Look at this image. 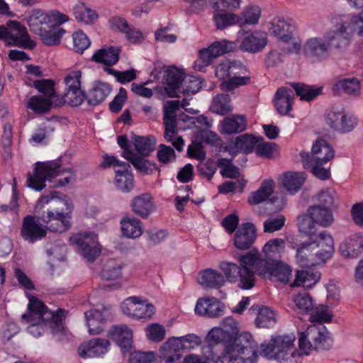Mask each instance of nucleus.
Returning <instances> with one entry per match:
<instances>
[{"label": "nucleus", "mask_w": 363, "mask_h": 363, "mask_svg": "<svg viewBox=\"0 0 363 363\" xmlns=\"http://www.w3.org/2000/svg\"><path fill=\"white\" fill-rule=\"evenodd\" d=\"M0 40L9 46H18L33 50L36 43L30 39L26 28L16 21L9 20L0 26Z\"/></svg>", "instance_id": "obj_8"}, {"label": "nucleus", "mask_w": 363, "mask_h": 363, "mask_svg": "<svg viewBox=\"0 0 363 363\" xmlns=\"http://www.w3.org/2000/svg\"><path fill=\"white\" fill-rule=\"evenodd\" d=\"M184 77V73L175 66L169 67L164 71L166 90L171 96H174V94L180 91Z\"/></svg>", "instance_id": "obj_28"}, {"label": "nucleus", "mask_w": 363, "mask_h": 363, "mask_svg": "<svg viewBox=\"0 0 363 363\" xmlns=\"http://www.w3.org/2000/svg\"><path fill=\"white\" fill-rule=\"evenodd\" d=\"M327 123L341 133L352 131L357 125V119L353 115L346 113L341 107H333L327 113Z\"/></svg>", "instance_id": "obj_11"}, {"label": "nucleus", "mask_w": 363, "mask_h": 363, "mask_svg": "<svg viewBox=\"0 0 363 363\" xmlns=\"http://www.w3.org/2000/svg\"><path fill=\"white\" fill-rule=\"evenodd\" d=\"M308 214L317 224L323 227H328L333 222V216L330 209L320 205L311 206L308 209Z\"/></svg>", "instance_id": "obj_38"}, {"label": "nucleus", "mask_w": 363, "mask_h": 363, "mask_svg": "<svg viewBox=\"0 0 363 363\" xmlns=\"http://www.w3.org/2000/svg\"><path fill=\"white\" fill-rule=\"evenodd\" d=\"M28 313L21 315V322L28 324L27 332L35 337L41 336L46 329L52 333L62 332L65 311L58 308L51 311L38 298L31 296L28 305Z\"/></svg>", "instance_id": "obj_2"}, {"label": "nucleus", "mask_w": 363, "mask_h": 363, "mask_svg": "<svg viewBox=\"0 0 363 363\" xmlns=\"http://www.w3.org/2000/svg\"><path fill=\"white\" fill-rule=\"evenodd\" d=\"M120 172V170H117L115 177L116 187L123 192H130L134 186L133 175L127 172L125 174H119Z\"/></svg>", "instance_id": "obj_59"}, {"label": "nucleus", "mask_w": 363, "mask_h": 363, "mask_svg": "<svg viewBox=\"0 0 363 363\" xmlns=\"http://www.w3.org/2000/svg\"><path fill=\"white\" fill-rule=\"evenodd\" d=\"M214 13L213 18L218 29H224L235 23H238L241 28L238 32L240 38L243 37V40L240 45L242 50L250 52V35L247 26L250 23V9L245 8L242 16H238L234 13H230L225 11H216Z\"/></svg>", "instance_id": "obj_7"}, {"label": "nucleus", "mask_w": 363, "mask_h": 363, "mask_svg": "<svg viewBox=\"0 0 363 363\" xmlns=\"http://www.w3.org/2000/svg\"><path fill=\"white\" fill-rule=\"evenodd\" d=\"M177 337H173L165 342L160 349L161 357L166 363H181L182 347Z\"/></svg>", "instance_id": "obj_26"}, {"label": "nucleus", "mask_w": 363, "mask_h": 363, "mask_svg": "<svg viewBox=\"0 0 363 363\" xmlns=\"http://www.w3.org/2000/svg\"><path fill=\"white\" fill-rule=\"evenodd\" d=\"M224 305L215 297L199 298L195 306V313L208 318H218L224 313Z\"/></svg>", "instance_id": "obj_17"}, {"label": "nucleus", "mask_w": 363, "mask_h": 363, "mask_svg": "<svg viewBox=\"0 0 363 363\" xmlns=\"http://www.w3.org/2000/svg\"><path fill=\"white\" fill-rule=\"evenodd\" d=\"M315 246L320 250L315 252L316 256L321 260H325L331 257L334 252V242L332 236L326 231L321 232L316 241Z\"/></svg>", "instance_id": "obj_33"}, {"label": "nucleus", "mask_w": 363, "mask_h": 363, "mask_svg": "<svg viewBox=\"0 0 363 363\" xmlns=\"http://www.w3.org/2000/svg\"><path fill=\"white\" fill-rule=\"evenodd\" d=\"M311 152V160L319 164H326L329 160L333 159L335 155L333 148L323 138L317 139L313 143Z\"/></svg>", "instance_id": "obj_24"}, {"label": "nucleus", "mask_w": 363, "mask_h": 363, "mask_svg": "<svg viewBox=\"0 0 363 363\" xmlns=\"http://www.w3.org/2000/svg\"><path fill=\"white\" fill-rule=\"evenodd\" d=\"M132 140L135 150L143 157L148 156L154 150L156 144L153 136L142 137L133 134Z\"/></svg>", "instance_id": "obj_48"}, {"label": "nucleus", "mask_w": 363, "mask_h": 363, "mask_svg": "<svg viewBox=\"0 0 363 363\" xmlns=\"http://www.w3.org/2000/svg\"><path fill=\"white\" fill-rule=\"evenodd\" d=\"M123 264L122 262L111 259L107 260L102 268L101 277L104 280H115L122 277Z\"/></svg>", "instance_id": "obj_45"}, {"label": "nucleus", "mask_w": 363, "mask_h": 363, "mask_svg": "<svg viewBox=\"0 0 363 363\" xmlns=\"http://www.w3.org/2000/svg\"><path fill=\"white\" fill-rule=\"evenodd\" d=\"M69 242L77 245L81 255L89 262H94L101 254L96 236L94 233H78L70 237Z\"/></svg>", "instance_id": "obj_12"}, {"label": "nucleus", "mask_w": 363, "mask_h": 363, "mask_svg": "<svg viewBox=\"0 0 363 363\" xmlns=\"http://www.w3.org/2000/svg\"><path fill=\"white\" fill-rule=\"evenodd\" d=\"M233 245L236 249L250 252V222L240 224L233 236Z\"/></svg>", "instance_id": "obj_39"}, {"label": "nucleus", "mask_w": 363, "mask_h": 363, "mask_svg": "<svg viewBox=\"0 0 363 363\" xmlns=\"http://www.w3.org/2000/svg\"><path fill=\"white\" fill-rule=\"evenodd\" d=\"M57 191L42 196L38 201L35 213L38 220L46 223V228L52 232L63 233L72 225L71 217L73 204L65 195L57 196Z\"/></svg>", "instance_id": "obj_1"}, {"label": "nucleus", "mask_w": 363, "mask_h": 363, "mask_svg": "<svg viewBox=\"0 0 363 363\" xmlns=\"http://www.w3.org/2000/svg\"><path fill=\"white\" fill-rule=\"evenodd\" d=\"M323 35L330 49H342L349 45L352 32L349 30L346 23L340 22L335 25L333 30L326 32Z\"/></svg>", "instance_id": "obj_15"}, {"label": "nucleus", "mask_w": 363, "mask_h": 363, "mask_svg": "<svg viewBox=\"0 0 363 363\" xmlns=\"http://www.w3.org/2000/svg\"><path fill=\"white\" fill-rule=\"evenodd\" d=\"M278 145L273 142H266L262 137H256L251 135V152L265 160H273L276 158L278 153Z\"/></svg>", "instance_id": "obj_19"}, {"label": "nucleus", "mask_w": 363, "mask_h": 363, "mask_svg": "<svg viewBox=\"0 0 363 363\" xmlns=\"http://www.w3.org/2000/svg\"><path fill=\"white\" fill-rule=\"evenodd\" d=\"M302 50L307 60L312 62H318L328 57L330 49L323 36L308 38L303 44Z\"/></svg>", "instance_id": "obj_13"}, {"label": "nucleus", "mask_w": 363, "mask_h": 363, "mask_svg": "<svg viewBox=\"0 0 363 363\" xmlns=\"http://www.w3.org/2000/svg\"><path fill=\"white\" fill-rule=\"evenodd\" d=\"M199 282L206 288L219 289L225 283V279L219 272L207 269L200 273Z\"/></svg>", "instance_id": "obj_34"}, {"label": "nucleus", "mask_w": 363, "mask_h": 363, "mask_svg": "<svg viewBox=\"0 0 363 363\" xmlns=\"http://www.w3.org/2000/svg\"><path fill=\"white\" fill-rule=\"evenodd\" d=\"M210 111L213 113L225 116L233 111L231 99L228 94H220L213 97Z\"/></svg>", "instance_id": "obj_44"}, {"label": "nucleus", "mask_w": 363, "mask_h": 363, "mask_svg": "<svg viewBox=\"0 0 363 363\" xmlns=\"http://www.w3.org/2000/svg\"><path fill=\"white\" fill-rule=\"evenodd\" d=\"M176 153L174 150L164 144H160L157 151V158L158 162L162 166H167L176 160Z\"/></svg>", "instance_id": "obj_55"}, {"label": "nucleus", "mask_w": 363, "mask_h": 363, "mask_svg": "<svg viewBox=\"0 0 363 363\" xmlns=\"http://www.w3.org/2000/svg\"><path fill=\"white\" fill-rule=\"evenodd\" d=\"M294 335H278L260 345L259 354L279 363H301V354L294 346Z\"/></svg>", "instance_id": "obj_4"}, {"label": "nucleus", "mask_w": 363, "mask_h": 363, "mask_svg": "<svg viewBox=\"0 0 363 363\" xmlns=\"http://www.w3.org/2000/svg\"><path fill=\"white\" fill-rule=\"evenodd\" d=\"M294 302L301 311L312 313L314 310V303L311 296L307 293L298 294L294 298Z\"/></svg>", "instance_id": "obj_61"}, {"label": "nucleus", "mask_w": 363, "mask_h": 363, "mask_svg": "<svg viewBox=\"0 0 363 363\" xmlns=\"http://www.w3.org/2000/svg\"><path fill=\"white\" fill-rule=\"evenodd\" d=\"M251 310L257 311V315L255 320V325L258 328H272L277 323V314L269 307L253 305Z\"/></svg>", "instance_id": "obj_29"}, {"label": "nucleus", "mask_w": 363, "mask_h": 363, "mask_svg": "<svg viewBox=\"0 0 363 363\" xmlns=\"http://www.w3.org/2000/svg\"><path fill=\"white\" fill-rule=\"evenodd\" d=\"M295 23L292 19L279 18L274 20L270 30L272 33L284 43L291 40L295 30Z\"/></svg>", "instance_id": "obj_22"}, {"label": "nucleus", "mask_w": 363, "mask_h": 363, "mask_svg": "<svg viewBox=\"0 0 363 363\" xmlns=\"http://www.w3.org/2000/svg\"><path fill=\"white\" fill-rule=\"evenodd\" d=\"M57 99L44 97L41 95L31 96L27 102V108L35 114H45L50 111L52 105L55 106Z\"/></svg>", "instance_id": "obj_36"}, {"label": "nucleus", "mask_w": 363, "mask_h": 363, "mask_svg": "<svg viewBox=\"0 0 363 363\" xmlns=\"http://www.w3.org/2000/svg\"><path fill=\"white\" fill-rule=\"evenodd\" d=\"M38 218L28 215L23 219L22 226L21 228V235L24 240L29 243H34L44 238L47 235L48 229L44 228L43 224L37 222Z\"/></svg>", "instance_id": "obj_14"}, {"label": "nucleus", "mask_w": 363, "mask_h": 363, "mask_svg": "<svg viewBox=\"0 0 363 363\" xmlns=\"http://www.w3.org/2000/svg\"><path fill=\"white\" fill-rule=\"evenodd\" d=\"M332 91L337 95L344 93L357 96L360 93V82L356 78L342 79L334 83Z\"/></svg>", "instance_id": "obj_35"}, {"label": "nucleus", "mask_w": 363, "mask_h": 363, "mask_svg": "<svg viewBox=\"0 0 363 363\" xmlns=\"http://www.w3.org/2000/svg\"><path fill=\"white\" fill-rule=\"evenodd\" d=\"M310 317L312 323H330L332 320L333 315L329 311L328 306L326 305H320L315 308Z\"/></svg>", "instance_id": "obj_57"}, {"label": "nucleus", "mask_w": 363, "mask_h": 363, "mask_svg": "<svg viewBox=\"0 0 363 363\" xmlns=\"http://www.w3.org/2000/svg\"><path fill=\"white\" fill-rule=\"evenodd\" d=\"M27 23L30 30L36 34L49 24L48 13L40 9H33L27 18Z\"/></svg>", "instance_id": "obj_41"}, {"label": "nucleus", "mask_w": 363, "mask_h": 363, "mask_svg": "<svg viewBox=\"0 0 363 363\" xmlns=\"http://www.w3.org/2000/svg\"><path fill=\"white\" fill-rule=\"evenodd\" d=\"M109 345L108 340L96 337L80 345L78 353L84 359L97 357L104 354L108 351Z\"/></svg>", "instance_id": "obj_18"}, {"label": "nucleus", "mask_w": 363, "mask_h": 363, "mask_svg": "<svg viewBox=\"0 0 363 363\" xmlns=\"http://www.w3.org/2000/svg\"><path fill=\"white\" fill-rule=\"evenodd\" d=\"M264 267L272 280L284 284L289 282L292 270L289 265L281 261H272L271 262H264Z\"/></svg>", "instance_id": "obj_21"}, {"label": "nucleus", "mask_w": 363, "mask_h": 363, "mask_svg": "<svg viewBox=\"0 0 363 363\" xmlns=\"http://www.w3.org/2000/svg\"><path fill=\"white\" fill-rule=\"evenodd\" d=\"M320 277V273L311 270L297 271L294 281L290 284L291 287L303 286L304 288H310L313 286Z\"/></svg>", "instance_id": "obj_46"}, {"label": "nucleus", "mask_w": 363, "mask_h": 363, "mask_svg": "<svg viewBox=\"0 0 363 363\" xmlns=\"http://www.w3.org/2000/svg\"><path fill=\"white\" fill-rule=\"evenodd\" d=\"M221 328H213L208 333L209 340L216 341H223V342H231L233 335L237 334L240 328L239 323L232 317H225L222 320Z\"/></svg>", "instance_id": "obj_16"}, {"label": "nucleus", "mask_w": 363, "mask_h": 363, "mask_svg": "<svg viewBox=\"0 0 363 363\" xmlns=\"http://www.w3.org/2000/svg\"><path fill=\"white\" fill-rule=\"evenodd\" d=\"M202 84L203 81L198 77L184 75L180 91H178V92L194 94L201 89Z\"/></svg>", "instance_id": "obj_52"}, {"label": "nucleus", "mask_w": 363, "mask_h": 363, "mask_svg": "<svg viewBox=\"0 0 363 363\" xmlns=\"http://www.w3.org/2000/svg\"><path fill=\"white\" fill-rule=\"evenodd\" d=\"M132 164L143 174H152L155 172H157L159 174L160 172V169L156 163L139 156L132 161Z\"/></svg>", "instance_id": "obj_54"}, {"label": "nucleus", "mask_w": 363, "mask_h": 363, "mask_svg": "<svg viewBox=\"0 0 363 363\" xmlns=\"http://www.w3.org/2000/svg\"><path fill=\"white\" fill-rule=\"evenodd\" d=\"M101 166L104 168L113 166L116 174L117 170H120L121 172L119 173V174H126V172L132 173L130 165L127 162H121L115 156H108L107 155H105L104 157V160L103 162L101 163Z\"/></svg>", "instance_id": "obj_53"}, {"label": "nucleus", "mask_w": 363, "mask_h": 363, "mask_svg": "<svg viewBox=\"0 0 363 363\" xmlns=\"http://www.w3.org/2000/svg\"><path fill=\"white\" fill-rule=\"evenodd\" d=\"M339 252L344 257H357L363 252V238L357 235L347 238L340 245Z\"/></svg>", "instance_id": "obj_30"}, {"label": "nucleus", "mask_w": 363, "mask_h": 363, "mask_svg": "<svg viewBox=\"0 0 363 363\" xmlns=\"http://www.w3.org/2000/svg\"><path fill=\"white\" fill-rule=\"evenodd\" d=\"M87 321L89 332L91 335H98L103 331L101 326L91 328L94 322L96 323H102L105 320V317L101 311L98 309H91L84 313Z\"/></svg>", "instance_id": "obj_50"}, {"label": "nucleus", "mask_w": 363, "mask_h": 363, "mask_svg": "<svg viewBox=\"0 0 363 363\" xmlns=\"http://www.w3.org/2000/svg\"><path fill=\"white\" fill-rule=\"evenodd\" d=\"M107 336L115 342L123 352L129 350L132 346L133 333L125 325L111 326L108 331Z\"/></svg>", "instance_id": "obj_20"}, {"label": "nucleus", "mask_w": 363, "mask_h": 363, "mask_svg": "<svg viewBox=\"0 0 363 363\" xmlns=\"http://www.w3.org/2000/svg\"><path fill=\"white\" fill-rule=\"evenodd\" d=\"M315 222L308 216H301L298 218V227L300 233L312 238L316 232Z\"/></svg>", "instance_id": "obj_60"}, {"label": "nucleus", "mask_w": 363, "mask_h": 363, "mask_svg": "<svg viewBox=\"0 0 363 363\" xmlns=\"http://www.w3.org/2000/svg\"><path fill=\"white\" fill-rule=\"evenodd\" d=\"M73 12L77 21L86 24L94 23L99 17L96 11L86 7L83 3L75 5Z\"/></svg>", "instance_id": "obj_49"}, {"label": "nucleus", "mask_w": 363, "mask_h": 363, "mask_svg": "<svg viewBox=\"0 0 363 363\" xmlns=\"http://www.w3.org/2000/svg\"><path fill=\"white\" fill-rule=\"evenodd\" d=\"M233 257L240 262V266L230 262L220 263L219 267L225 274L224 277L231 283L236 282L239 278V286L243 289H250V252L244 255L234 252Z\"/></svg>", "instance_id": "obj_6"}, {"label": "nucleus", "mask_w": 363, "mask_h": 363, "mask_svg": "<svg viewBox=\"0 0 363 363\" xmlns=\"http://www.w3.org/2000/svg\"><path fill=\"white\" fill-rule=\"evenodd\" d=\"M294 94L293 90L282 86L277 89L274 99V106L280 115H286L292 108Z\"/></svg>", "instance_id": "obj_25"}, {"label": "nucleus", "mask_w": 363, "mask_h": 363, "mask_svg": "<svg viewBox=\"0 0 363 363\" xmlns=\"http://www.w3.org/2000/svg\"><path fill=\"white\" fill-rule=\"evenodd\" d=\"M111 87L107 83L98 82L89 91L86 95L87 104L90 106H96L103 102L108 96Z\"/></svg>", "instance_id": "obj_31"}, {"label": "nucleus", "mask_w": 363, "mask_h": 363, "mask_svg": "<svg viewBox=\"0 0 363 363\" xmlns=\"http://www.w3.org/2000/svg\"><path fill=\"white\" fill-rule=\"evenodd\" d=\"M65 33V29L48 24V26L36 34L39 35L40 40L45 45L54 46L60 43L61 38Z\"/></svg>", "instance_id": "obj_37"}, {"label": "nucleus", "mask_w": 363, "mask_h": 363, "mask_svg": "<svg viewBox=\"0 0 363 363\" xmlns=\"http://www.w3.org/2000/svg\"><path fill=\"white\" fill-rule=\"evenodd\" d=\"M247 124V118L243 115L228 116L220 121V132L222 134L240 133L246 129Z\"/></svg>", "instance_id": "obj_27"}, {"label": "nucleus", "mask_w": 363, "mask_h": 363, "mask_svg": "<svg viewBox=\"0 0 363 363\" xmlns=\"http://www.w3.org/2000/svg\"><path fill=\"white\" fill-rule=\"evenodd\" d=\"M304 172H289L284 174L283 185L291 194L296 193L306 181Z\"/></svg>", "instance_id": "obj_43"}, {"label": "nucleus", "mask_w": 363, "mask_h": 363, "mask_svg": "<svg viewBox=\"0 0 363 363\" xmlns=\"http://www.w3.org/2000/svg\"><path fill=\"white\" fill-rule=\"evenodd\" d=\"M333 343L330 333L325 326L317 327L311 325L301 333L298 339L300 350L305 354H308L311 350H328Z\"/></svg>", "instance_id": "obj_5"}, {"label": "nucleus", "mask_w": 363, "mask_h": 363, "mask_svg": "<svg viewBox=\"0 0 363 363\" xmlns=\"http://www.w3.org/2000/svg\"><path fill=\"white\" fill-rule=\"evenodd\" d=\"M285 248V242L281 238L269 240L263 247V252L267 256L280 255Z\"/></svg>", "instance_id": "obj_63"}, {"label": "nucleus", "mask_w": 363, "mask_h": 363, "mask_svg": "<svg viewBox=\"0 0 363 363\" xmlns=\"http://www.w3.org/2000/svg\"><path fill=\"white\" fill-rule=\"evenodd\" d=\"M250 342V333L239 331L233 335L231 342H225L222 363H248L250 357H246L247 345Z\"/></svg>", "instance_id": "obj_9"}, {"label": "nucleus", "mask_w": 363, "mask_h": 363, "mask_svg": "<svg viewBox=\"0 0 363 363\" xmlns=\"http://www.w3.org/2000/svg\"><path fill=\"white\" fill-rule=\"evenodd\" d=\"M267 45V35L264 31L251 33V52H259Z\"/></svg>", "instance_id": "obj_62"}, {"label": "nucleus", "mask_w": 363, "mask_h": 363, "mask_svg": "<svg viewBox=\"0 0 363 363\" xmlns=\"http://www.w3.org/2000/svg\"><path fill=\"white\" fill-rule=\"evenodd\" d=\"M130 207L135 214L143 219L147 218L155 208L153 199L148 193L142 194L133 199Z\"/></svg>", "instance_id": "obj_23"}, {"label": "nucleus", "mask_w": 363, "mask_h": 363, "mask_svg": "<svg viewBox=\"0 0 363 363\" xmlns=\"http://www.w3.org/2000/svg\"><path fill=\"white\" fill-rule=\"evenodd\" d=\"M207 345L202 347V357L203 359H207L208 362L210 361L215 363L220 362L222 363V357L224 354V350L220 354H218V343L223 342V341H216L209 340L208 335L206 336Z\"/></svg>", "instance_id": "obj_47"}, {"label": "nucleus", "mask_w": 363, "mask_h": 363, "mask_svg": "<svg viewBox=\"0 0 363 363\" xmlns=\"http://www.w3.org/2000/svg\"><path fill=\"white\" fill-rule=\"evenodd\" d=\"M134 302V318H150L155 313V309L153 305L145 301H140L138 299Z\"/></svg>", "instance_id": "obj_56"}, {"label": "nucleus", "mask_w": 363, "mask_h": 363, "mask_svg": "<svg viewBox=\"0 0 363 363\" xmlns=\"http://www.w3.org/2000/svg\"><path fill=\"white\" fill-rule=\"evenodd\" d=\"M121 231L128 238H136L143 234L142 223L134 217H125L121 219Z\"/></svg>", "instance_id": "obj_40"}, {"label": "nucleus", "mask_w": 363, "mask_h": 363, "mask_svg": "<svg viewBox=\"0 0 363 363\" xmlns=\"http://www.w3.org/2000/svg\"><path fill=\"white\" fill-rule=\"evenodd\" d=\"M54 82L52 79H40L33 82V86L40 93L43 94L44 97L54 99H57L54 89Z\"/></svg>", "instance_id": "obj_58"}, {"label": "nucleus", "mask_w": 363, "mask_h": 363, "mask_svg": "<svg viewBox=\"0 0 363 363\" xmlns=\"http://www.w3.org/2000/svg\"><path fill=\"white\" fill-rule=\"evenodd\" d=\"M274 182L273 180H265L260 188L256 191L252 197L251 203H259L268 199L274 191Z\"/></svg>", "instance_id": "obj_51"}, {"label": "nucleus", "mask_w": 363, "mask_h": 363, "mask_svg": "<svg viewBox=\"0 0 363 363\" xmlns=\"http://www.w3.org/2000/svg\"><path fill=\"white\" fill-rule=\"evenodd\" d=\"M120 52L121 49L119 48L113 46L102 48L94 53L91 59L97 63L111 66L118 62Z\"/></svg>", "instance_id": "obj_32"}, {"label": "nucleus", "mask_w": 363, "mask_h": 363, "mask_svg": "<svg viewBox=\"0 0 363 363\" xmlns=\"http://www.w3.org/2000/svg\"><path fill=\"white\" fill-rule=\"evenodd\" d=\"M65 172L69 174L63 179H60L55 184L57 187L65 186L75 180V175L71 169L62 168L59 162L48 161L38 162L33 168V172L27 174V186L35 191H40L45 187L46 180H50Z\"/></svg>", "instance_id": "obj_3"}, {"label": "nucleus", "mask_w": 363, "mask_h": 363, "mask_svg": "<svg viewBox=\"0 0 363 363\" xmlns=\"http://www.w3.org/2000/svg\"><path fill=\"white\" fill-rule=\"evenodd\" d=\"M337 199L336 191L331 188L323 189L317 194V200L323 207L330 209Z\"/></svg>", "instance_id": "obj_64"}, {"label": "nucleus", "mask_w": 363, "mask_h": 363, "mask_svg": "<svg viewBox=\"0 0 363 363\" xmlns=\"http://www.w3.org/2000/svg\"><path fill=\"white\" fill-rule=\"evenodd\" d=\"M295 92L302 101H311L323 91V86L307 85L303 83L291 84Z\"/></svg>", "instance_id": "obj_42"}, {"label": "nucleus", "mask_w": 363, "mask_h": 363, "mask_svg": "<svg viewBox=\"0 0 363 363\" xmlns=\"http://www.w3.org/2000/svg\"><path fill=\"white\" fill-rule=\"evenodd\" d=\"M81 77L82 72L79 70L74 71L65 77V92L63 98L57 99L56 107L61 106L65 103L72 107H77L86 99V95L81 89Z\"/></svg>", "instance_id": "obj_10"}]
</instances>
